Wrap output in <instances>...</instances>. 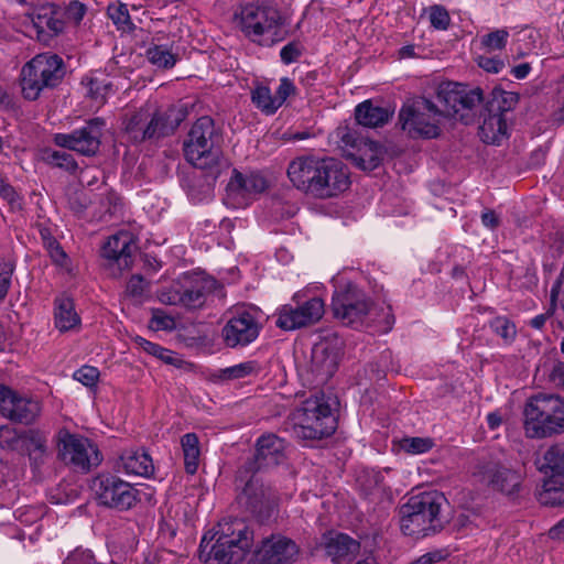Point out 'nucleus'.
Wrapping results in <instances>:
<instances>
[{"instance_id":"nucleus-32","label":"nucleus","mask_w":564,"mask_h":564,"mask_svg":"<svg viewBox=\"0 0 564 564\" xmlns=\"http://www.w3.org/2000/svg\"><path fill=\"white\" fill-rule=\"evenodd\" d=\"M482 123L479 126L478 134L487 144H500L507 137V119L498 112H481Z\"/></svg>"},{"instance_id":"nucleus-59","label":"nucleus","mask_w":564,"mask_h":564,"mask_svg":"<svg viewBox=\"0 0 564 564\" xmlns=\"http://www.w3.org/2000/svg\"><path fill=\"white\" fill-rule=\"evenodd\" d=\"M145 286L147 282L141 275H132L127 283V293L133 297H139L143 294Z\"/></svg>"},{"instance_id":"nucleus-34","label":"nucleus","mask_w":564,"mask_h":564,"mask_svg":"<svg viewBox=\"0 0 564 564\" xmlns=\"http://www.w3.org/2000/svg\"><path fill=\"white\" fill-rule=\"evenodd\" d=\"M383 156L382 147L375 141H365L364 147L358 153L351 154L354 164L362 171H373L377 169Z\"/></svg>"},{"instance_id":"nucleus-23","label":"nucleus","mask_w":564,"mask_h":564,"mask_svg":"<svg viewBox=\"0 0 564 564\" xmlns=\"http://www.w3.org/2000/svg\"><path fill=\"white\" fill-rule=\"evenodd\" d=\"M319 188V199L337 197L350 186L349 171L338 159L325 156Z\"/></svg>"},{"instance_id":"nucleus-30","label":"nucleus","mask_w":564,"mask_h":564,"mask_svg":"<svg viewBox=\"0 0 564 564\" xmlns=\"http://www.w3.org/2000/svg\"><path fill=\"white\" fill-rule=\"evenodd\" d=\"M393 110L373 104L372 100H365L355 109V119L358 124L367 128L384 126L392 117Z\"/></svg>"},{"instance_id":"nucleus-22","label":"nucleus","mask_w":564,"mask_h":564,"mask_svg":"<svg viewBox=\"0 0 564 564\" xmlns=\"http://www.w3.org/2000/svg\"><path fill=\"white\" fill-rule=\"evenodd\" d=\"M254 552L261 564H288L296 561L299 546L286 536L272 534L264 538Z\"/></svg>"},{"instance_id":"nucleus-58","label":"nucleus","mask_w":564,"mask_h":564,"mask_svg":"<svg viewBox=\"0 0 564 564\" xmlns=\"http://www.w3.org/2000/svg\"><path fill=\"white\" fill-rule=\"evenodd\" d=\"M86 13V7L79 1H72L65 8V15L68 20L79 23Z\"/></svg>"},{"instance_id":"nucleus-15","label":"nucleus","mask_w":564,"mask_h":564,"mask_svg":"<svg viewBox=\"0 0 564 564\" xmlns=\"http://www.w3.org/2000/svg\"><path fill=\"white\" fill-rule=\"evenodd\" d=\"M293 304L283 305L278 313L275 325L283 330H295L316 324L324 315V302L321 297L301 301L300 295L293 296Z\"/></svg>"},{"instance_id":"nucleus-28","label":"nucleus","mask_w":564,"mask_h":564,"mask_svg":"<svg viewBox=\"0 0 564 564\" xmlns=\"http://www.w3.org/2000/svg\"><path fill=\"white\" fill-rule=\"evenodd\" d=\"M32 23L36 29L39 39H42L46 30L51 32V36L58 35L64 30L59 7L55 4H44L36 9L32 15Z\"/></svg>"},{"instance_id":"nucleus-63","label":"nucleus","mask_w":564,"mask_h":564,"mask_svg":"<svg viewBox=\"0 0 564 564\" xmlns=\"http://www.w3.org/2000/svg\"><path fill=\"white\" fill-rule=\"evenodd\" d=\"M481 221H482L484 226L491 228V229L497 228L500 223L498 216L496 215L495 210H492V209H486L481 214Z\"/></svg>"},{"instance_id":"nucleus-33","label":"nucleus","mask_w":564,"mask_h":564,"mask_svg":"<svg viewBox=\"0 0 564 564\" xmlns=\"http://www.w3.org/2000/svg\"><path fill=\"white\" fill-rule=\"evenodd\" d=\"M462 97L457 98V107L453 111V118L458 119L465 124H470L475 120V109L484 100L482 90L479 87L469 89L466 85H463Z\"/></svg>"},{"instance_id":"nucleus-47","label":"nucleus","mask_w":564,"mask_h":564,"mask_svg":"<svg viewBox=\"0 0 564 564\" xmlns=\"http://www.w3.org/2000/svg\"><path fill=\"white\" fill-rule=\"evenodd\" d=\"M434 446L430 437H403L400 441V447L409 454H423Z\"/></svg>"},{"instance_id":"nucleus-20","label":"nucleus","mask_w":564,"mask_h":564,"mask_svg":"<svg viewBox=\"0 0 564 564\" xmlns=\"http://www.w3.org/2000/svg\"><path fill=\"white\" fill-rule=\"evenodd\" d=\"M261 329L257 316L246 310L237 311L221 329L224 343L229 348L246 347L254 341Z\"/></svg>"},{"instance_id":"nucleus-18","label":"nucleus","mask_w":564,"mask_h":564,"mask_svg":"<svg viewBox=\"0 0 564 564\" xmlns=\"http://www.w3.org/2000/svg\"><path fill=\"white\" fill-rule=\"evenodd\" d=\"M285 442L274 434L262 435L258 438L256 453L248 458L238 469L241 475L248 473L260 474L282 464L285 459Z\"/></svg>"},{"instance_id":"nucleus-56","label":"nucleus","mask_w":564,"mask_h":564,"mask_svg":"<svg viewBox=\"0 0 564 564\" xmlns=\"http://www.w3.org/2000/svg\"><path fill=\"white\" fill-rule=\"evenodd\" d=\"M150 323L151 327L158 330H172L175 328L174 318L164 314V312L161 310H156L153 312V316Z\"/></svg>"},{"instance_id":"nucleus-55","label":"nucleus","mask_w":564,"mask_h":564,"mask_svg":"<svg viewBox=\"0 0 564 564\" xmlns=\"http://www.w3.org/2000/svg\"><path fill=\"white\" fill-rule=\"evenodd\" d=\"M296 94V87L293 82L288 77H282L280 79V85L275 91V99L278 101L279 108L285 102V100Z\"/></svg>"},{"instance_id":"nucleus-6","label":"nucleus","mask_w":564,"mask_h":564,"mask_svg":"<svg viewBox=\"0 0 564 564\" xmlns=\"http://www.w3.org/2000/svg\"><path fill=\"white\" fill-rule=\"evenodd\" d=\"M293 433L296 438L315 441L330 436L337 426L330 405L324 394L306 399L293 412Z\"/></svg>"},{"instance_id":"nucleus-13","label":"nucleus","mask_w":564,"mask_h":564,"mask_svg":"<svg viewBox=\"0 0 564 564\" xmlns=\"http://www.w3.org/2000/svg\"><path fill=\"white\" fill-rule=\"evenodd\" d=\"M42 413L41 401L33 395L0 383V414L12 423L31 425Z\"/></svg>"},{"instance_id":"nucleus-7","label":"nucleus","mask_w":564,"mask_h":564,"mask_svg":"<svg viewBox=\"0 0 564 564\" xmlns=\"http://www.w3.org/2000/svg\"><path fill=\"white\" fill-rule=\"evenodd\" d=\"M63 59L56 54H37L21 69L20 85L28 100H36L44 88H54L64 78Z\"/></svg>"},{"instance_id":"nucleus-61","label":"nucleus","mask_w":564,"mask_h":564,"mask_svg":"<svg viewBox=\"0 0 564 564\" xmlns=\"http://www.w3.org/2000/svg\"><path fill=\"white\" fill-rule=\"evenodd\" d=\"M478 65L486 72L494 73V74L499 73L505 67L503 61L496 58V57H488V56H479Z\"/></svg>"},{"instance_id":"nucleus-64","label":"nucleus","mask_w":564,"mask_h":564,"mask_svg":"<svg viewBox=\"0 0 564 564\" xmlns=\"http://www.w3.org/2000/svg\"><path fill=\"white\" fill-rule=\"evenodd\" d=\"M68 206L76 214L83 213L87 207L86 204L82 202L80 195L77 193L68 196Z\"/></svg>"},{"instance_id":"nucleus-53","label":"nucleus","mask_w":564,"mask_h":564,"mask_svg":"<svg viewBox=\"0 0 564 564\" xmlns=\"http://www.w3.org/2000/svg\"><path fill=\"white\" fill-rule=\"evenodd\" d=\"M99 375V370L96 367L83 366L75 371L74 379L88 388H93L97 384Z\"/></svg>"},{"instance_id":"nucleus-25","label":"nucleus","mask_w":564,"mask_h":564,"mask_svg":"<svg viewBox=\"0 0 564 564\" xmlns=\"http://www.w3.org/2000/svg\"><path fill=\"white\" fill-rule=\"evenodd\" d=\"M321 546L332 562L337 564L352 562L360 551L359 541L337 531L325 532L321 538Z\"/></svg>"},{"instance_id":"nucleus-14","label":"nucleus","mask_w":564,"mask_h":564,"mask_svg":"<svg viewBox=\"0 0 564 564\" xmlns=\"http://www.w3.org/2000/svg\"><path fill=\"white\" fill-rule=\"evenodd\" d=\"M93 488L101 505L120 511L129 510L140 501L139 490L116 475H99Z\"/></svg>"},{"instance_id":"nucleus-50","label":"nucleus","mask_w":564,"mask_h":564,"mask_svg":"<svg viewBox=\"0 0 564 564\" xmlns=\"http://www.w3.org/2000/svg\"><path fill=\"white\" fill-rule=\"evenodd\" d=\"M509 37V32L505 29L496 30L481 37V44L488 50L505 48Z\"/></svg>"},{"instance_id":"nucleus-1","label":"nucleus","mask_w":564,"mask_h":564,"mask_svg":"<svg viewBox=\"0 0 564 564\" xmlns=\"http://www.w3.org/2000/svg\"><path fill=\"white\" fill-rule=\"evenodd\" d=\"M223 137L209 116L198 118L192 126L183 143L186 161L216 181L225 160L221 150Z\"/></svg>"},{"instance_id":"nucleus-3","label":"nucleus","mask_w":564,"mask_h":564,"mask_svg":"<svg viewBox=\"0 0 564 564\" xmlns=\"http://www.w3.org/2000/svg\"><path fill=\"white\" fill-rule=\"evenodd\" d=\"M188 116L185 105H170L166 108H141L124 122V133L135 144L155 143L174 134Z\"/></svg>"},{"instance_id":"nucleus-45","label":"nucleus","mask_w":564,"mask_h":564,"mask_svg":"<svg viewBox=\"0 0 564 564\" xmlns=\"http://www.w3.org/2000/svg\"><path fill=\"white\" fill-rule=\"evenodd\" d=\"M260 367L257 361L249 360L245 361L221 370V378L232 380L248 377L252 373H257Z\"/></svg>"},{"instance_id":"nucleus-12","label":"nucleus","mask_w":564,"mask_h":564,"mask_svg":"<svg viewBox=\"0 0 564 564\" xmlns=\"http://www.w3.org/2000/svg\"><path fill=\"white\" fill-rule=\"evenodd\" d=\"M371 305L370 297L352 283L336 289L332 299L333 314L345 325L361 323L369 314Z\"/></svg>"},{"instance_id":"nucleus-40","label":"nucleus","mask_w":564,"mask_h":564,"mask_svg":"<svg viewBox=\"0 0 564 564\" xmlns=\"http://www.w3.org/2000/svg\"><path fill=\"white\" fill-rule=\"evenodd\" d=\"M79 323V317L74 311L70 299H62L57 302L55 310V325L61 332H67Z\"/></svg>"},{"instance_id":"nucleus-29","label":"nucleus","mask_w":564,"mask_h":564,"mask_svg":"<svg viewBox=\"0 0 564 564\" xmlns=\"http://www.w3.org/2000/svg\"><path fill=\"white\" fill-rule=\"evenodd\" d=\"M268 187L267 180L259 173H250L243 175L237 170H234V174L227 184V192L236 195H257L263 193Z\"/></svg>"},{"instance_id":"nucleus-4","label":"nucleus","mask_w":564,"mask_h":564,"mask_svg":"<svg viewBox=\"0 0 564 564\" xmlns=\"http://www.w3.org/2000/svg\"><path fill=\"white\" fill-rule=\"evenodd\" d=\"M523 430L527 437L534 440L564 433V399L543 392L529 397L523 406Z\"/></svg>"},{"instance_id":"nucleus-42","label":"nucleus","mask_w":564,"mask_h":564,"mask_svg":"<svg viewBox=\"0 0 564 564\" xmlns=\"http://www.w3.org/2000/svg\"><path fill=\"white\" fill-rule=\"evenodd\" d=\"M145 56L151 64L162 68H171L176 63L175 55L162 45L149 47L145 52Z\"/></svg>"},{"instance_id":"nucleus-62","label":"nucleus","mask_w":564,"mask_h":564,"mask_svg":"<svg viewBox=\"0 0 564 564\" xmlns=\"http://www.w3.org/2000/svg\"><path fill=\"white\" fill-rule=\"evenodd\" d=\"M549 380L556 387L564 388V361H555L549 373Z\"/></svg>"},{"instance_id":"nucleus-49","label":"nucleus","mask_w":564,"mask_h":564,"mask_svg":"<svg viewBox=\"0 0 564 564\" xmlns=\"http://www.w3.org/2000/svg\"><path fill=\"white\" fill-rule=\"evenodd\" d=\"M13 271V261L0 258V301L8 294Z\"/></svg>"},{"instance_id":"nucleus-48","label":"nucleus","mask_w":564,"mask_h":564,"mask_svg":"<svg viewBox=\"0 0 564 564\" xmlns=\"http://www.w3.org/2000/svg\"><path fill=\"white\" fill-rule=\"evenodd\" d=\"M0 197L8 202L12 210H21L23 208V199L15 188L0 177Z\"/></svg>"},{"instance_id":"nucleus-27","label":"nucleus","mask_w":564,"mask_h":564,"mask_svg":"<svg viewBox=\"0 0 564 564\" xmlns=\"http://www.w3.org/2000/svg\"><path fill=\"white\" fill-rule=\"evenodd\" d=\"M133 242L129 234L120 232L108 238L101 249V256L116 263L118 269H128L132 264Z\"/></svg>"},{"instance_id":"nucleus-8","label":"nucleus","mask_w":564,"mask_h":564,"mask_svg":"<svg viewBox=\"0 0 564 564\" xmlns=\"http://www.w3.org/2000/svg\"><path fill=\"white\" fill-rule=\"evenodd\" d=\"M441 109L425 97H415L403 105L399 123L411 138L435 139L441 134Z\"/></svg>"},{"instance_id":"nucleus-36","label":"nucleus","mask_w":564,"mask_h":564,"mask_svg":"<svg viewBox=\"0 0 564 564\" xmlns=\"http://www.w3.org/2000/svg\"><path fill=\"white\" fill-rule=\"evenodd\" d=\"M518 101V94L496 87L492 89L490 98L485 104V110L486 112H498L505 117V113L512 110Z\"/></svg>"},{"instance_id":"nucleus-21","label":"nucleus","mask_w":564,"mask_h":564,"mask_svg":"<svg viewBox=\"0 0 564 564\" xmlns=\"http://www.w3.org/2000/svg\"><path fill=\"white\" fill-rule=\"evenodd\" d=\"M341 347L339 341L325 338L316 343L312 348L310 370L319 382H325L336 372Z\"/></svg>"},{"instance_id":"nucleus-11","label":"nucleus","mask_w":564,"mask_h":564,"mask_svg":"<svg viewBox=\"0 0 564 564\" xmlns=\"http://www.w3.org/2000/svg\"><path fill=\"white\" fill-rule=\"evenodd\" d=\"M105 127V119L95 117L87 120L85 126L69 133L54 134L53 141L59 148L91 158L99 153Z\"/></svg>"},{"instance_id":"nucleus-26","label":"nucleus","mask_w":564,"mask_h":564,"mask_svg":"<svg viewBox=\"0 0 564 564\" xmlns=\"http://www.w3.org/2000/svg\"><path fill=\"white\" fill-rule=\"evenodd\" d=\"M217 533L224 536L225 542L230 543L236 552L249 554L254 542V532L251 525L241 518H228L218 522Z\"/></svg>"},{"instance_id":"nucleus-54","label":"nucleus","mask_w":564,"mask_h":564,"mask_svg":"<svg viewBox=\"0 0 564 564\" xmlns=\"http://www.w3.org/2000/svg\"><path fill=\"white\" fill-rule=\"evenodd\" d=\"M19 441H22V433L18 434L17 430L9 425L0 426V446L2 448L14 449Z\"/></svg>"},{"instance_id":"nucleus-9","label":"nucleus","mask_w":564,"mask_h":564,"mask_svg":"<svg viewBox=\"0 0 564 564\" xmlns=\"http://www.w3.org/2000/svg\"><path fill=\"white\" fill-rule=\"evenodd\" d=\"M232 22L246 37L252 42L261 43V37L265 34H276V29L281 24L279 11L269 6L258 3H247L240 6L234 13Z\"/></svg>"},{"instance_id":"nucleus-17","label":"nucleus","mask_w":564,"mask_h":564,"mask_svg":"<svg viewBox=\"0 0 564 564\" xmlns=\"http://www.w3.org/2000/svg\"><path fill=\"white\" fill-rule=\"evenodd\" d=\"M474 475L481 477L488 487L507 496L517 495L523 480L518 470L496 459L479 460L475 466Z\"/></svg>"},{"instance_id":"nucleus-41","label":"nucleus","mask_w":564,"mask_h":564,"mask_svg":"<svg viewBox=\"0 0 564 564\" xmlns=\"http://www.w3.org/2000/svg\"><path fill=\"white\" fill-rule=\"evenodd\" d=\"M44 161L53 167L62 169L70 174L78 170V164L73 154L65 150L47 149L43 154Z\"/></svg>"},{"instance_id":"nucleus-57","label":"nucleus","mask_w":564,"mask_h":564,"mask_svg":"<svg viewBox=\"0 0 564 564\" xmlns=\"http://www.w3.org/2000/svg\"><path fill=\"white\" fill-rule=\"evenodd\" d=\"M134 341L135 344H138L144 351H147L148 354L152 355V356H155L158 358H164V354H169L170 350L158 345V344H154V343H151L149 340H147L145 338L141 337V336H137L134 338Z\"/></svg>"},{"instance_id":"nucleus-10","label":"nucleus","mask_w":564,"mask_h":564,"mask_svg":"<svg viewBox=\"0 0 564 564\" xmlns=\"http://www.w3.org/2000/svg\"><path fill=\"white\" fill-rule=\"evenodd\" d=\"M218 286V281L212 276L184 278L162 291L160 301L169 305H180L187 310H198L205 305L207 296Z\"/></svg>"},{"instance_id":"nucleus-44","label":"nucleus","mask_w":564,"mask_h":564,"mask_svg":"<svg viewBox=\"0 0 564 564\" xmlns=\"http://www.w3.org/2000/svg\"><path fill=\"white\" fill-rule=\"evenodd\" d=\"M107 14L116 24L118 30L132 31L134 29L126 4H109L107 8Z\"/></svg>"},{"instance_id":"nucleus-60","label":"nucleus","mask_w":564,"mask_h":564,"mask_svg":"<svg viewBox=\"0 0 564 564\" xmlns=\"http://www.w3.org/2000/svg\"><path fill=\"white\" fill-rule=\"evenodd\" d=\"M302 54L299 44L292 42L282 47L280 56L283 63L291 64L295 62Z\"/></svg>"},{"instance_id":"nucleus-37","label":"nucleus","mask_w":564,"mask_h":564,"mask_svg":"<svg viewBox=\"0 0 564 564\" xmlns=\"http://www.w3.org/2000/svg\"><path fill=\"white\" fill-rule=\"evenodd\" d=\"M181 445L184 455L185 471L194 475L199 465V441L195 433H186L181 438Z\"/></svg>"},{"instance_id":"nucleus-39","label":"nucleus","mask_w":564,"mask_h":564,"mask_svg":"<svg viewBox=\"0 0 564 564\" xmlns=\"http://www.w3.org/2000/svg\"><path fill=\"white\" fill-rule=\"evenodd\" d=\"M252 104L264 115H274L278 109V101L271 89L262 83H257L250 91Z\"/></svg>"},{"instance_id":"nucleus-24","label":"nucleus","mask_w":564,"mask_h":564,"mask_svg":"<svg viewBox=\"0 0 564 564\" xmlns=\"http://www.w3.org/2000/svg\"><path fill=\"white\" fill-rule=\"evenodd\" d=\"M198 556L205 564H239L245 560L243 553L225 542L224 536L217 531L208 538L205 534L200 541Z\"/></svg>"},{"instance_id":"nucleus-16","label":"nucleus","mask_w":564,"mask_h":564,"mask_svg":"<svg viewBox=\"0 0 564 564\" xmlns=\"http://www.w3.org/2000/svg\"><path fill=\"white\" fill-rule=\"evenodd\" d=\"M58 456L66 465L83 473L101 462L98 448L88 438L68 432L59 437Z\"/></svg>"},{"instance_id":"nucleus-2","label":"nucleus","mask_w":564,"mask_h":564,"mask_svg":"<svg viewBox=\"0 0 564 564\" xmlns=\"http://www.w3.org/2000/svg\"><path fill=\"white\" fill-rule=\"evenodd\" d=\"M447 503L444 495L424 491L412 496L399 509L400 528L403 534L421 539L440 533L448 523L443 514Z\"/></svg>"},{"instance_id":"nucleus-43","label":"nucleus","mask_w":564,"mask_h":564,"mask_svg":"<svg viewBox=\"0 0 564 564\" xmlns=\"http://www.w3.org/2000/svg\"><path fill=\"white\" fill-rule=\"evenodd\" d=\"M489 326L506 344H511L516 339L517 327L508 317L497 316L490 321Z\"/></svg>"},{"instance_id":"nucleus-31","label":"nucleus","mask_w":564,"mask_h":564,"mask_svg":"<svg viewBox=\"0 0 564 564\" xmlns=\"http://www.w3.org/2000/svg\"><path fill=\"white\" fill-rule=\"evenodd\" d=\"M119 459L126 474L150 477L154 471L152 458L143 449H127Z\"/></svg>"},{"instance_id":"nucleus-52","label":"nucleus","mask_w":564,"mask_h":564,"mask_svg":"<svg viewBox=\"0 0 564 564\" xmlns=\"http://www.w3.org/2000/svg\"><path fill=\"white\" fill-rule=\"evenodd\" d=\"M430 22L437 30H446L449 25L451 18L447 10L438 4L430 7Z\"/></svg>"},{"instance_id":"nucleus-46","label":"nucleus","mask_w":564,"mask_h":564,"mask_svg":"<svg viewBox=\"0 0 564 564\" xmlns=\"http://www.w3.org/2000/svg\"><path fill=\"white\" fill-rule=\"evenodd\" d=\"M22 441L24 442L28 452H33L35 454L40 452V456L46 454L47 438L42 432L37 430L25 431L22 433Z\"/></svg>"},{"instance_id":"nucleus-19","label":"nucleus","mask_w":564,"mask_h":564,"mask_svg":"<svg viewBox=\"0 0 564 564\" xmlns=\"http://www.w3.org/2000/svg\"><path fill=\"white\" fill-rule=\"evenodd\" d=\"M324 158L314 155L299 156L288 166V176L295 188L306 195L318 198V185L322 182Z\"/></svg>"},{"instance_id":"nucleus-38","label":"nucleus","mask_w":564,"mask_h":564,"mask_svg":"<svg viewBox=\"0 0 564 564\" xmlns=\"http://www.w3.org/2000/svg\"><path fill=\"white\" fill-rule=\"evenodd\" d=\"M539 469L545 475L564 476V445L555 444L547 448Z\"/></svg>"},{"instance_id":"nucleus-51","label":"nucleus","mask_w":564,"mask_h":564,"mask_svg":"<svg viewBox=\"0 0 564 564\" xmlns=\"http://www.w3.org/2000/svg\"><path fill=\"white\" fill-rule=\"evenodd\" d=\"M540 502L546 506H563L564 505V488L552 487L550 484L544 485V490L540 495Z\"/></svg>"},{"instance_id":"nucleus-5","label":"nucleus","mask_w":564,"mask_h":564,"mask_svg":"<svg viewBox=\"0 0 564 564\" xmlns=\"http://www.w3.org/2000/svg\"><path fill=\"white\" fill-rule=\"evenodd\" d=\"M236 502L239 509L261 524H267L278 514L279 497L270 486L253 473L236 474Z\"/></svg>"},{"instance_id":"nucleus-35","label":"nucleus","mask_w":564,"mask_h":564,"mask_svg":"<svg viewBox=\"0 0 564 564\" xmlns=\"http://www.w3.org/2000/svg\"><path fill=\"white\" fill-rule=\"evenodd\" d=\"M463 84L446 82L441 83L437 87L436 98L442 105L441 115L442 117H452L454 115L455 107H457V98L462 97Z\"/></svg>"}]
</instances>
